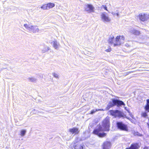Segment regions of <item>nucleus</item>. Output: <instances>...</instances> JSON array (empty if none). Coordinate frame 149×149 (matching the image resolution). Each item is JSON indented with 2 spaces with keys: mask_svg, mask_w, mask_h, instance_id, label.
Returning a JSON list of instances; mask_svg holds the SVG:
<instances>
[{
  "mask_svg": "<svg viewBox=\"0 0 149 149\" xmlns=\"http://www.w3.org/2000/svg\"><path fill=\"white\" fill-rule=\"evenodd\" d=\"M110 127L109 120V118L107 117L103 121L102 126H98L96 129L93 132V133L97 135L100 137H103L105 136L106 134L104 133H101L102 131H109Z\"/></svg>",
  "mask_w": 149,
  "mask_h": 149,
  "instance_id": "nucleus-1",
  "label": "nucleus"
},
{
  "mask_svg": "<svg viewBox=\"0 0 149 149\" xmlns=\"http://www.w3.org/2000/svg\"><path fill=\"white\" fill-rule=\"evenodd\" d=\"M125 38L123 36H117L114 39V36L112 35L109 37L108 40V42L114 47L118 46L123 43L125 40Z\"/></svg>",
  "mask_w": 149,
  "mask_h": 149,
  "instance_id": "nucleus-2",
  "label": "nucleus"
},
{
  "mask_svg": "<svg viewBox=\"0 0 149 149\" xmlns=\"http://www.w3.org/2000/svg\"><path fill=\"white\" fill-rule=\"evenodd\" d=\"M101 20L104 23H110L111 19L107 13L105 12L101 13L100 15Z\"/></svg>",
  "mask_w": 149,
  "mask_h": 149,
  "instance_id": "nucleus-3",
  "label": "nucleus"
},
{
  "mask_svg": "<svg viewBox=\"0 0 149 149\" xmlns=\"http://www.w3.org/2000/svg\"><path fill=\"white\" fill-rule=\"evenodd\" d=\"M138 17L140 21L146 22L149 20V14L146 12H143L139 13Z\"/></svg>",
  "mask_w": 149,
  "mask_h": 149,
  "instance_id": "nucleus-4",
  "label": "nucleus"
},
{
  "mask_svg": "<svg viewBox=\"0 0 149 149\" xmlns=\"http://www.w3.org/2000/svg\"><path fill=\"white\" fill-rule=\"evenodd\" d=\"M85 11L88 13H91L94 12V7L93 5L90 4H86L84 6Z\"/></svg>",
  "mask_w": 149,
  "mask_h": 149,
  "instance_id": "nucleus-5",
  "label": "nucleus"
},
{
  "mask_svg": "<svg viewBox=\"0 0 149 149\" xmlns=\"http://www.w3.org/2000/svg\"><path fill=\"white\" fill-rule=\"evenodd\" d=\"M111 115L115 118H120L123 116V113L118 110H111L110 111Z\"/></svg>",
  "mask_w": 149,
  "mask_h": 149,
  "instance_id": "nucleus-6",
  "label": "nucleus"
},
{
  "mask_svg": "<svg viewBox=\"0 0 149 149\" xmlns=\"http://www.w3.org/2000/svg\"><path fill=\"white\" fill-rule=\"evenodd\" d=\"M118 128L121 130L127 131V128L126 125L123 123L122 122H118L117 123Z\"/></svg>",
  "mask_w": 149,
  "mask_h": 149,
  "instance_id": "nucleus-7",
  "label": "nucleus"
},
{
  "mask_svg": "<svg viewBox=\"0 0 149 149\" xmlns=\"http://www.w3.org/2000/svg\"><path fill=\"white\" fill-rule=\"evenodd\" d=\"M49 43L52 45L53 47L55 49L58 48L59 46V43L55 40L53 41H49Z\"/></svg>",
  "mask_w": 149,
  "mask_h": 149,
  "instance_id": "nucleus-8",
  "label": "nucleus"
},
{
  "mask_svg": "<svg viewBox=\"0 0 149 149\" xmlns=\"http://www.w3.org/2000/svg\"><path fill=\"white\" fill-rule=\"evenodd\" d=\"M29 31L30 32L35 33L39 32V29L37 26L32 25Z\"/></svg>",
  "mask_w": 149,
  "mask_h": 149,
  "instance_id": "nucleus-9",
  "label": "nucleus"
},
{
  "mask_svg": "<svg viewBox=\"0 0 149 149\" xmlns=\"http://www.w3.org/2000/svg\"><path fill=\"white\" fill-rule=\"evenodd\" d=\"M69 131L72 133V134L75 135L78 134L79 131L78 128L74 127L70 129L69 130Z\"/></svg>",
  "mask_w": 149,
  "mask_h": 149,
  "instance_id": "nucleus-10",
  "label": "nucleus"
},
{
  "mask_svg": "<svg viewBox=\"0 0 149 149\" xmlns=\"http://www.w3.org/2000/svg\"><path fill=\"white\" fill-rule=\"evenodd\" d=\"M111 145V143L108 141L104 142L103 145V149H110Z\"/></svg>",
  "mask_w": 149,
  "mask_h": 149,
  "instance_id": "nucleus-11",
  "label": "nucleus"
},
{
  "mask_svg": "<svg viewBox=\"0 0 149 149\" xmlns=\"http://www.w3.org/2000/svg\"><path fill=\"white\" fill-rule=\"evenodd\" d=\"M113 102L115 104H118V105H125V104L121 101L118 100H113Z\"/></svg>",
  "mask_w": 149,
  "mask_h": 149,
  "instance_id": "nucleus-12",
  "label": "nucleus"
},
{
  "mask_svg": "<svg viewBox=\"0 0 149 149\" xmlns=\"http://www.w3.org/2000/svg\"><path fill=\"white\" fill-rule=\"evenodd\" d=\"M130 32L131 33L136 35H139L140 33V32L139 31L135 30L134 29H132L130 30Z\"/></svg>",
  "mask_w": 149,
  "mask_h": 149,
  "instance_id": "nucleus-13",
  "label": "nucleus"
},
{
  "mask_svg": "<svg viewBox=\"0 0 149 149\" xmlns=\"http://www.w3.org/2000/svg\"><path fill=\"white\" fill-rule=\"evenodd\" d=\"M32 25L29 24L25 23L24 24L23 26L26 29L29 31Z\"/></svg>",
  "mask_w": 149,
  "mask_h": 149,
  "instance_id": "nucleus-14",
  "label": "nucleus"
},
{
  "mask_svg": "<svg viewBox=\"0 0 149 149\" xmlns=\"http://www.w3.org/2000/svg\"><path fill=\"white\" fill-rule=\"evenodd\" d=\"M139 147V146L137 144H132L130 148L126 149H138Z\"/></svg>",
  "mask_w": 149,
  "mask_h": 149,
  "instance_id": "nucleus-15",
  "label": "nucleus"
},
{
  "mask_svg": "<svg viewBox=\"0 0 149 149\" xmlns=\"http://www.w3.org/2000/svg\"><path fill=\"white\" fill-rule=\"evenodd\" d=\"M26 130H20L19 135L22 137L24 136L26 134Z\"/></svg>",
  "mask_w": 149,
  "mask_h": 149,
  "instance_id": "nucleus-16",
  "label": "nucleus"
},
{
  "mask_svg": "<svg viewBox=\"0 0 149 149\" xmlns=\"http://www.w3.org/2000/svg\"><path fill=\"white\" fill-rule=\"evenodd\" d=\"M48 10L52 8L55 6V4L53 3H50L47 4Z\"/></svg>",
  "mask_w": 149,
  "mask_h": 149,
  "instance_id": "nucleus-17",
  "label": "nucleus"
},
{
  "mask_svg": "<svg viewBox=\"0 0 149 149\" xmlns=\"http://www.w3.org/2000/svg\"><path fill=\"white\" fill-rule=\"evenodd\" d=\"M28 80L32 82H36L37 81V79L34 77H31L28 78Z\"/></svg>",
  "mask_w": 149,
  "mask_h": 149,
  "instance_id": "nucleus-18",
  "label": "nucleus"
},
{
  "mask_svg": "<svg viewBox=\"0 0 149 149\" xmlns=\"http://www.w3.org/2000/svg\"><path fill=\"white\" fill-rule=\"evenodd\" d=\"M114 104L113 102V100H112V102H109L107 105V106L106 108L107 110H108L109 109L112 107Z\"/></svg>",
  "mask_w": 149,
  "mask_h": 149,
  "instance_id": "nucleus-19",
  "label": "nucleus"
},
{
  "mask_svg": "<svg viewBox=\"0 0 149 149\" xmlns=\"http://www.w3.org/2000/svg\"><path fill=\"white\" fill-rule=\"evenodd\" d=\"M111 14L114 16H116L117 17H118L119 16V13L118 10H116L115 11L112 12Z\"/></svg>",
  "mask_w": 149,
  "mask_h": 149,
  "instance_id": "nucleus-20",
  "label": "nucleus"
},
{
  "mask_svg": "<svg viewBox=\"0 0 149 149\" xmlns=\"http://www.w3.org/2000/svg\"><path fill=\"white\" fill-rule=\"evenodd\" d=\"M104 110L103 109H93L91 110V112L90 113L91 114H93V113H95L96 112L99 111H103Z\"/></svg>",
  "mask_w": 149,
  "mask_h": 149,
  "instance_id": "nucleus-21",
  "label": "nucleus"
},
{
  "mask_svg": "<svg viewBox=\"0 0 149 149\" xmlns=\"http://www.w3.org/2000/svg\"><path fill=\"white\" fill-rule=\"evenodd\" d=\"M40 8L44 10H48L47 4L43 5L41 6Z\"/></svg>",
  "mask_w": 149,
  "mask_h": 149,
  "instance_id": "nucleus-22",
  "label": "nucleus"
},
{
  "mask_svg": "<svg viewBox=\"0 0 149 149\" xmlns=\"http://www.w3.org/2000/svg\"><path fill=\"white\" fill-rule=\"evenodd\" d=\"M52 75L56 79H59V75L56 73H52Z\"/></svg>",
  "mask_w": 149,
  "mask_h": 149,
  "instance_id": "nucleus-23",
  "label": "nucleus"
},
{
  "mask_svg": "<svg viewBox=\"0 0 149 149\" xmlns=\"http://www.w3.org/2000/svg\"><path fill=\"white\" fill-rule=\"evenodd\" d=\"M145 110L147 112H149V105L146 104L144 108Z\"/></svg>",
  "mask_w": 149,
  "mask_h": 149,
  "instance_id": "nucleus-24",
  "label": "nucleus"
},
{
  "mask_svg": "<svg viewBox=\"0 0 149 149\" xmlns=\"http://www.w3.org/2000/svg\"><path fill=\"white\" fill-rule=\"evenodd\" d=\"M146 112H143L141 113V116L144 117H146L147 116V114Z\"/></svg>",
  "mask_w": 149,
  "mask_h": 149,
  "instance_id": "nucleus-25",
  "label": "nucleus"
},
{
  "mask_svg": "<svg viewBox=\"0 0 149 149\" xmlns=\"http://www.w3.org/2000/svg\"><path fill=\"white\" fill-rule=\"evenodd\" d=\"M45 50H42V52L43 53L45 52L48 51V50H49V47H45Z\"/></svg>",
  "mask_w": 149,
  "mask_h": 149,
  "instance_id": "nucleus-26",
  "label": "nucleus"
},
{
  "mask_svg": "<svg viewBox=\"0 0 149 149\" xmlns=\"http://www.w3.org/2000/svg\"><path fill=\"white\" fill-rule=\"evenodd\" d=\"M111 49L110 47H108V49H106L105 50V51L107 52H110L111 51Z\"/></svg>",
  "mask_w": 149,
  "mask_h": 149,
  "instance_id": "nucleus-27",
  "label": "nucleus"
},
{
  "mask_svg": "<svg viewBox=\"0 0 149 149\" xmlns=\"http://www.w3.org/2000/svg\"><path fill=\"white\" fill-rule=\"evenodd\" d=\"M134 135H137L139 136H141V134L139 133L138 132H135L134 134Z\"/></svg>",
  "mask_w": 149,
  "mask_h": 149,
  "instance_id": "nucleus-28",
  "label": "nucleus"
},
{
  "mask_svg": "<svg viewBox=\"0 0 149 149\" xmlns=\"http://www.w3.org/2000/svg\"><path fill=\"white\" fill-rule=\"evenodd\" d=\"M102 8H104L105 10H106L107 11H108L107 9V7L106 6V5H102Z\"/></svg>",
  "mask_w": 149,
  "mask_h": 149,
  "instance_id": "nucleus-29",
  "label": "nucleus"
},
{
  "mask_svg": "<svg viewBox=\"0 0 149 149\" xmlns=\"http://www.w3.org/2000/svg\"><path fill=\"white\" fill-rule=\"evenodd\" d=\"M147 104L149 105V99L147 100Z\"/></svg>",
  "mask_w": 149,
  "mask_h": 149,
  "instance_id": "nucleus-30",
  "label": "nucleus"
},
{
  "mask_svg": "<svg viewBox=\"0 0 149 149\" xmlns=\"http://www.w3.org/2000/svg\"><path fill=\"white\" fill-rule=\"evenodd\" d=\"M147 125L148 126V127L149 128V122L147 123Z\"/></svg>",
  "mask_w": 149,
  "mask_h": 149,
  "instance_id": "nucleus-31",
  "label": "nucleus"
},
{
  "mask_svg": "<svg viewBox=\"0 0 149 149\" xmlns=\"http://www.w3.org/2000/svg\"><path fill=\"white\" fill-rule=\"evenodd\" d=\"M147 148H144L143 149H146Z\"/></svg>",
  "mask_w": 149,
  "mask_h": 149,
  "instance_id": "nucleus-32",
  "label": "nucleus"
}]
</instances>
